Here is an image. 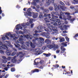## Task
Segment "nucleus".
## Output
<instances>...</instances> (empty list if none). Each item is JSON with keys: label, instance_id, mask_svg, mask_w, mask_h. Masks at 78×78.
<instances>
[{"label": "nucleus", "instance_id": "nucleus-1", "mask_svg": "<svg viewBox=\"0 0 78 78\" xmlns=\"http://www.w3.org/2000/svg\"><path fill=\"white\" fill-rule=\"evenodd\" d=\"M44 30L45 31H47V32H51L53 31L51 34H53L55 33H56L58 32V30H57V27H48L47 29L46 27H44Z\"/></svg>", "mask_w": 78, "mask_h": 78}, {"label": "nucleus", "instance_id": "nucleus-2", "mask_svg": "<svg viewBox=\"0 0 78 78\" xmlns=\"http://www.w3.org/2000/svg\"><path fill=\"white\" fill-rule=\"evenodd\" d=\"M26 44L27 46H30V45L32 48H35V46L34 45L35 44H36V43L35 42H34V44H33V43L31 42V41H30L27 42H26Z\"/></svg>", "mask_w": 78, "mask_h": 78}, {"label": "nucleus", "instance_id": "nucleus-3", "mask_svg": "<svg viewBox=\"0 0 78 78\" xmlns=\"http://www.w3.org/2000/svg\"><path fill=\"white\" fill-rule=\"evenodd\" d=\"M49 20H50L51 21L54 22H56L58 23V25H59L61 24V21H60V20L59 19H55L53 18H52L51 19H49Z\"/></svg>", "mask_w": 78, "mask_h": 78}, {"label": "nucleus", "instance_id": "nucleus-4", "mask_svg": "<svg viewBox=\"0 0 78 78\" xmlns=\"http://www.w3.org/2000/svg\"><path fill=\"white\" fill-rule=\"evenodd\" d=\"M47 47L48 48L51 49V48H55V44L54 42H52L50 44L47 45Z\"/></svg>", "mask_w": 78, "mask_h": 78}, {"label": "nucleus", "instance_id": "nucleus-5", "mask_svg": "<svg viewBox=\"0 0 78 78\" xmlns=\"http://www.w3.org/2000/svg\"><path fill=\"white\" fill-rule=\"evenodd\" d=\"M3 46H0V50H8V48L7 47V46L5 44H4L2 45Z\"/></svg>", "mask_w": 78, "mask_h": 78}, {"label": "nucleus", "instance_id": "nucleus-6", "mask_svg": "<svg viewBox=\"0 0 78 78\" xmlns=\"http://www.w3.org/2000/svg\"><path fill=\"white\" fill-rule=\"evenodd\" d=\"M56 13H57L56 12H52L51 13V14L52 15V17H53L55 18L56 19H57L58 18V16H55V15H54V14H55V15H57L58 16H59L58 13H57L58 14H56Z\"/></svg>", "mask_w": 78, "mask_h": 78}, {"label": "nucleus", "instance_id": "nucleus-7", "mask_svg": "<svg viewBox=\"0 0 78 78\" xmlns=\"http://www.w3.org/2000/svg\"><path fill=\"white\" fill-rule=\"evenodd\" d=\"M6 35L7 36H10L11 37H12V38L14 37H16V34H14L12 35L10 32L6 34Z\"/></svg>", "mask_w": 78, "mask_h": 78}, {"label": "nucleus", "instance_id": "nucleus-8", "mask_svg": "<svg viewBox=\"0 0 78 78\" xmlns=\"http://www.w3.org/2000/svg\"><path fill=\"white\" fill-rule=\"evenodd\" d=\"M31 8H29L27 10V13L29 16H30V17L32 16V14L31 13V12H30L31 11Z\"/></svg>", "mask_w": 78, "mask_h": 78}, {"label": "nucleus", "instance_id": "nucleus-9", "mask_svg": "<svg viewBox=\"0 0 78 78\" xmlns=\"http://www.w3.org/2000/svg\"><path fill=\"white\" fill-rule=\"evenodd\" d=\"M64 13L62 12H60V16H61L62 17H63V19L64 20H67V17H66V16H64Z\"/></svg>", "mask_w": 78, "mask_h": 78}, {"label": "nucleus", "instance_id": "nucleus-10", "mask_svg": "<svg viewBox=\"0 0 78 78\" xmlns=\"http://www.w3.org/2000/svg\"><path fill=\"white\" fill-rule=\"evenodd\" d=\"M38 16V13H34L32 14V17L34 19L37 18Z\"/></svg>", "mask_w": 78, "mask_h": 78}, {"label": "nucleus", "instance_id": "nucleus-11", "mask_svg": "<svg viewBox=\"0 0 78 78\" xmlns=\"http://www.w3.org/2000/svg\"><path fill=\"white\" fill-rule=\"evenodd\" d=\"M25 37L27 39H29L30 38V39H32L33 38V36L31 35L29 36V35H27L25 36Z\"/></svg>", "mask_w": 78, "mask_h": 78}, {"label": "nucleus", "instance_id": "nucleus-12", "mask_svg": "<svg viewBox=\"0 0 78 78\" xmlns=\"http://www.w3.org/2000/svg\"><path fill=\"white\" fill-rule=\"evenodd\" d=\"M49 12V10H47L46 11V12H43V13L44 14V17H46L47 16V14L48 13V12Z\"/></svg>", "mask_w": 78, "mask_h": 78}, {"label": "nucleus", "instance_id": "nucleus-13", "mask_svg": "<svg viewBox=\"0 0 78 78\" xmlns=\"http://www.w3.org/2000/svg\"><path fill=\"white\" fill-rule=\"evenodd\" d=\"M61 49V53H63L66 50V48H63V46H61L60 48Z\"/></svg>", "mask_w": 78, "mask_h": 78}, {"label": "nucleus", "instance_id": "nucleus-14", "mask_svg": "<svg viewBox=\"0 0 78 78\" xmlns=\"http://www.w3.org/2000/svg\"><path fill=\"white\" fill-rule=\"evenodd\" d=\"M39 72V69H35L34 70H32L31 71V73H35L36 72L38 73Z\"/></svg>", "mask_w": 78, "mask_h": 78}, {"label": "nucleus", "instance_id": "nucleus-15", "mask_svg": "<svg viewBox=\"0 0 78 78\" xmlns=\"http://www.w3.org/2000/svg\"><path fill=\"white\" fill-rule=\"evenodd\" d=\"M39 34L35 33L33 34V36L34 38H36V39L37 40L38 39L37 37L39 36Z\"/></svg>", "mask_w": 78, "mask_h": 78}, {"label": "nucleus", "instance_id": "nucleus-16", "mask_svg": "<svg viewBox=\"0 0 78 78\" xmlns=\"http://www.w3.org/2000/svg\"><path fill=\"white\" fill-rule=\"evenodd\" d=\"M44 28V27L43 26L40 25L39 26L37 27V29L38 30H39V31H41V30H42V29H43Z\"/></svg>", "mask_w": 78, "mask_h": 78}, {"label": "nucleus", "instance_id": "nucleus-17", "mask_svg": "<svg viewBox=\"0 0 78 78\" xmlns=\"http://www.w3.org/2000/svg\"><path fill=\"white\" fill-rule=\"evenodd\" d=\"M45 43H46L47 44H51V41L49 40V39H46L45 41Z\"/></svg>", "mask_w": 78, "mask_h": 78}, {"label": "nucleus", "instance_id": "nucleus-18", "mask_svg": "<svg viewBox=\"0 0 78 78\" xmlns=\"http://www.w3.org/2000/svg\"><path fill=\"white\" fill-rule=\"evenodd\" d=\"M40 14L39 15V17L40 19H43L44 18V15H43V14H42V12H40Z\"/></svg>", "mask_w": 78, "mask_h": 78}, {"label": "nucleus", "instance_id": "nucleus-19", "mask_svg": "<svg viewBox=\"0 0 78 78\" xmlns=\"http://www.w3.org/2000/svg\"><path fill=\"white\" fill-rule=\"evenodd\" d=\"M5 53L8 56H10L11 55V53L9 52V50H7L5 51Z\"/></svg>", "mask_w": 78, "mask_h": 78}, {"label": "nucleus", "instance_id": "nucleus-20", "mask_svg": "<svg viewBox=\"0 0 78 78\" xmlns=\"http://www.w3.org/2000/svg\"><path fill=\"white\" fill-rule=\"evenodd\" d=\"M60 6L61 9L62 11H66V7L62 5H60Z\"/></svg>", "mask_w": 78, "mask_h": 78}, {"label": "nucleus", "instance_id": "nucleus-21", "mask_svg": "<svg viewBox=\"0 0 78 78\" xmlns=\"http://www.w3.org/2000/svg\"><path fill=\"white\" fill-rule=\"evenodd\" d=\"M19 41L20 42V43L22 44H23L24 42H23V41H23V38L20 37L19 38Z\"/></svg>", "mask_w": 78, "mask_h": 78}, {"label": "nucleus", "instance_id": "nucleus-22", "mask_svg": "<svg viewBox=\"0 0 78 78\" xmlns=\"http://www.w3.org/2000/svg\"><path fill=\"white\" fill-rule=\"evenodd\" d=\"M43 55H45L46 57H48V56H51V54L50 53L48 54L43 53Z\"/></svg>", "mask_w": 78, "mask_h": 78}, {"label": "nucleus", "instance_id": "nucleus-23", "mask_svg": "<svg viewBox=\"0 0 78 78\" xmlns=\"http://www.w3.org/2000/svg\"><path fill=\"white\" fill-rule=\"evenodd\" d=\"M46 3H47L48 5H50V3H51V0H46Z\"/></svg>", "mask_w": 78, "mask_h": 78}, {"label": "nucleus", "instance_id": "nucleus-24", "mask_svg": "<svg viewBox=\"0 0 78 78\" xmlns=\"http://www.w3.org/2000/svg\"><path fill=\"white\" fill-rule=\"evenodd\" d=\"M22 53H23L22 52H19V55H20V58H23V55H22Z\"/></svg>", "mask_w": 78, "mask_h": 78}, {"label": "nucleus", "instance_id": "nucleus-25", "mask_svg": "<svg viewBox=\"0 0 78 78\" xmlns=\"http://www.w3.org/2000/svg\"><path fill=\"white\" fill-rule=\"evenodd\" d=\"M44 19L45 20L46 22H48V23L50 22V19H48V18H45Z\"/></svg>", "mask_w": 78, "mask_h": 78}, {"label": "nucleus", "instance_id": "nucleus-26", "mask_svg": "<svg viewBox=\"0 0 78 78\" xmlns=\"http://www.w3.org/2000/svg\"><path fill=\"white\" fill-rule=\"evenodd\" d=\"M39 39L40 40V41H41V42H43L44 41V39L42 37H39Z\"/></svg>", "mask_w": 78, "mask_h": 78}, {"label": "nucleus", "instance_id": "nucleus-27", "mask_svg": "<svg viewBox=\"0 0 78 78\" xmlns=\"http://www.w3.org/2000/svg\"><path fill=\"white\" fill-rule=\"evenodd\" d=\"M41 9H42V10H43V11H44L43 12H46V11L48 10V9H44V7H41Z\"/></svg>", "mask_w": 78, "mask_h": 78}, {"label": "nucleus", "instance_id": "nucleus-28", "mask_svg": "<svg viewBox=\"0 0 78 78\" xmlns=\"http://www.w3.org/2000/svg\"><path fill=\"white\" fill-rule=\"evenodd\" d=\"M53 67H54L55 68H58L59 67V66L58 65V64H56L55 65H53Z\"/></svg>", "mask_w": 78, "mask_h": 78}, {"label": "nucleus", "instance_id": "nucleus-29", "mask_svg": "<svg viewBox=\"0 0 78 78\" xmlns=\"http://www.w3.org/2000/svg\"><path fill=\"white\" fill-rule=\"evenodd\" d=\"M21 48H23V49H27V46L24 45H23L21 46Z\"/></svg>", "mask_w": 78, "mask_h": 78}, {"label": "nucleus", "instance_id": "nucleus-30", "mask_svg": "<svg viewBox=\"0 0 78 78\" xmlns=\"http://www.w3.org/2000/svg\"><path fill=\"white\" fill-rule=\"evenodd\" d=\"M65 41V38H61L60 40V42H64Z\"/></svg>", "mask_w": 78, "mask_h": 78}, {"label": "nucleus", "instance_id": "nucleus-31", "mask_svg": "<svg viewBox=\"0 0 78 78\" xmlns=\"http://www.w3.org/2000/svg\"><path fill=\"white\" fill-rule=\"evenodd\" d=\"M21 26L22 27H23V28H27V26L26 25H25L24 23H23L22 24Z\"/></svg>", "mask_w": 78, "mask_h": 78}, {"label": "nucleus", "instance_id": "nucleus-32", "mask_svg": "<svg viewBox=\"0 0 78 78\" xmlns=\"http://www.w3.org/2000/svg\"><path fill=\"white\" fill-rule=\"evenodd\" d=\"M7 45L9 46V47H11V43H10V42L9 41H8L7 43Z\"/></svg>", "mask_w": 78, "mask_h": 78}, {"label": "nucleus", "instance_id": "nucleus-33", "mask_svg": "<svg viewBox=\"0 0 78 78\" xmlns=\"http://www.w3.org/2000/svg\"><path fill=\"white\" fill-rule=\"evenodd\" d=\"M16 61H17V60L16 59H13L12 60V62L14 64H15V63H16Z\"/></svg>", "mask_w": 78, "mask_h": 78}, {"label": "nucleus", "instance_id": "nucleus-34", "mask_svg": "<svg viewBox=\"0 0 78 78\" xmlns=\"http://www.w3.org/2000/svg\"><path fill=\"white\" fill-rule=\"evenodd\" d=\"M54 7L55 8V10H56V9H57V7H58V5H57L56 4H54Z\"/></svg>", "mask_w": 78, "mask_h": 78}, {"label": "nucleus", "instance_id": "nucleus-35", "mask_svg": "<svg viewBox=\"0 0 78 78\" xmlns=\"http://www.w3.org/2000/svg\"><path fill=\"white\" fill-rule=\"evenodd\" d=\"M36 59H35L34 61V64L35 65H36V66H37L38 65V62H36L35 61H36Z\"/></svg>", "mask_w": 78, "mask_h": 78}, {"label": "nucleus", "instance_id": "nucleus-36", "mask_svg": "<svg viewBox=\"0 0 78 78\" xmlns=\"http://www.w3.org/2000/svg\"><path fill=\"white\" fill-rule=\"evenodd\" d=\"M41 34L43 36H46V33L45 32H43Z\"/></svg>", "mask_w": 78, "mask_h": 78}, {"label": "nucleus", "instance_id": "nucleus-37", "mask_svg": "<svg viewBox=\"0 0 78 78\" xmlns=\"http://www.w3.org/2000/svg\"><path fill=\"white\" fill-rule=\"evenodd\" d=\"M11 70L12 72H15L16 69H15V68H11Z\"/></svg>", "mask_w": 78, "mask_h": 78}, {"label": "nucleus", "instance_id": "nucleus-38", "mask_svg": "<svg viewBox=\"0 0 78 78\" xmlns=\"http://www.w3.org/2000/svg\"><path fill=\"white\" fill-rule=\"evenodd\" d=\"M41 32H42V31L41 30H35V31H34V33H41Z\"/></svg>", "mask_w": 78, "mask_h": 78}, {"label": "nucleus", "instance_id": "nucleus-39", "mask_svg": "<svg viewBox=\"0 0 78 78\" xmlns=\"http://www.w3.org/2000/svg\"><path fill=\"white\" fill-rule=\"evenodd\" d=\"M16 54V51H13L11 55L12 56H14Z\"/></svg>", "mask_w": 78, "mask_h": 78}, {"label": "nucleus", "instance_id": "nucleus-40", "mask_svg": "<svg viewBox=\"0 0 78 78\" xmlns=\"http://www.w3.org/2000/svg\"><path fill=\"white\" fill-rule=\"evenodd\" d=\"M62 45H64L65 47H66V46H67V44H66V43L65 42H63L62 43Z\"/></svg>", "mask_w": 78, "mask_h": 78}, {"label": "nucleus", "instance_id": "nucleus-41", "mask_svg": "<svg viewBox=\"0 0 78 78\" xmlns=\"http://www.w3.org/2000/svg\"><path fill=\"white\" fill-rule=\"evenodd\" d=\"M65 15H67V16H69L70 15V13L68 12H66L65 13Z\"/></svg>", "mask_w": 78, "mask_h": 78}, {"label": "nucleus", "instance_id": "nucleus-42", "mask_svg": "<svg viewBox=\"0 0 78 78\" xmlns=\"http://www.w3.org/2000/svg\"><path fill=\"white\" fill-rule=\"evenodd\" d=\"M75 20V18H73L71 19L70 20L71 21V22H73Z\"/></svg>", "mask_w": 78, "mask_h": 78}, {"label": "nucleus", "instance_id": "nucleus-43", "mask_svg": "<svg viewBox=\"0 0 78 78\" xmlns=\"http://www.w3.org/2000/svg\"><path fill=\"white\" fill-rule=\"evenodd\" d=\"M44 61L41 60V61H40L39 62V63H40V64L42 65L43 64H44Z\"/></svg>", "mask_w": 78, "mask_h": 78}, {"label": "nucleus", "instance_id": "nucleus-44", "mask_svg": "<svg viewBox=\"0 0 78 78\" xmlns=\"http://www.w3.org/2000/svg\"><path fill=\"white\" fill-rule=\"evenodd\" d=\"M59 47V46H58V45H55V47L53 48H56L57 49H58Z\"/></svg>", "mask_w": 78, "mask_h": 78}, {"label": "nucleus", "instance_id": "nucleus-45", "mask_svg": "<svg viewBox=\"0 0 78 78\" xmlns=\"http://www.w3.org/2000/svg\"><path fill=\"white\" fill-rule=\"evenodd\" d=\"M65 38H66V40L67 41V42H69V38H68V37H66Z\"/></svg>", "mask_w": 78, "mask_h": 78}, {"label": "nucleus", "instance_id": "nucleus-46", "mask_svg": "<svg viewBox=\"0 0 78 78\" xmlns=\"http://www.w3.org/2000/svg\"><path fill=\"white\" fill-rule=\"evenodd\" d=\"M60 3L61 4V5H62V6H65V4L64 3V2L61 1L60 2Z\"/></svg>", "mask_w": 78, "mask_h": 78}, {"label": "nucleus", "instance_id": "nucleus-47", "mask_svg": "<svg viewBox=\"0 0 78 78\" xmlns=\"http://www.w3.org/2000/svg\"><path fill=\"white\" fill-rule=\"evenodd\" d=\"M46 48H47V47L44 46L42 47V49L43 50H45V49H46Z\"/></svg>", "mask_w": 78, "mask_h": 78}, {"label": "nucleus", "instance_id": "nucleus-48", "mask_svg": "<svg viewBox=\"0 0 78 78\" xmlns=\"http://www.w3.org/2000/svg\"><path fill=\"white\" fill-rule=\"evenodd\" d=\"M41 53L42 52L41 51L38 52H37V55H41Z\"/></svg>", "mask_w": 78, "mask_h": 78}, {"label": "nucleus", "instance_id": "nucleus-49", "mask_svg": "<svg viewBox=\"0 0 78 78\" xmlns=\"http://www.w3.org/2000/svg\"><path fill=\"white\" fill-rule=\"evenodd\" d=\"M39 69H42L43 70L44 69V66H40V67H38Z\"/></svg>", "mask_w": 78, "mask_h": 78}, {"label": "nucleus", "instance_id": "nucleus-50", "mask_svg": "<svg viewBox=\"0 0 78 78\" xmlns=\"http://www.w3.org/2000/svg\"><path fill=\"white\" fill-rule=\"evenodd\" d=\"M49 9H50V11H52L53 9V8L52 7H50L49 8Z\"/></svg>", "mask_w": 78, "mask_h": 78}, {"label": "nucleus", "instance_id": "nucleus-51", "mask_svg": "<svg viewBox=\"0 0 78 78\" xmlns=\"http://www.w3.org/2000/svg\"><path fill=\"white\" fill-rule=\"evenodd\" d=\"M47 16L48 17H49V19H51V16H51V15L50 14H48Z\"/></svg>", "mask_w": 78, "mask_h": 78}, {"label": "nucleus", "instance_id": "nucleus-52", "mask_svg": "<svg viewBox=\"0 0 78 78\" xmlns=\"http://www.w3.org/2000/svg\"><path fill=\"white\" fill-rule=\"evenodd\" d=\"M11 58L10 57H8L7 58V59L8 61H10V60H11Z\"/></svg>", "mask_w": 78, "mask_h": 78}, {"label": "nucleus", "instance_id": "nucleus-53", "mask_svg": "<svg viewBox=\"0 0 78 78\" xmlns=\"http://www.w3.org/2000/svg\"><path fill=\"white\" fill-rule=\"evenodd\" d=\"M47 26L49 27V28H51V27H50V23H48L47 24Z\"/></svg>", "mask_w": 78, "mask_h": 78}, {"label": "nucleus", "instance_id": "nucleus-54", "mask_svg": "<svg viewBox=\"0 0 78 78\" xmlns=\"http://www.w3.org/2000/svg\"><path fill=\"white\" fill-rule=\"evenodd\" d=\"M45 36L46 37V38H49L50 37V36L48 35H46V36Z\"/></svg>", "mask_w": 78, "mask_h": 78}, {"label": "nucleus", "instance_id": "nucleus-55", "mask_svg": "<svg viewBox=\"0 0 78 78\" xmlns=\"http://www.w3.org/2000/svg\"><path fill=\"white\" fill-rule=\"evenodd\" d=\"M4 63H6L7 62H8V61H7V59L6 60H4L3 61Z\"/></svg>", "mask_w": 78, "mask_h": 78}, {"label": "nucleus", "instance_id": "nucleus-56", "mask_svg": "<svg viewBox=\"0 0 78 78\" xmlns=\"http://www.w3.org/2000/svg\"><path fill=\"white\" fill-rule=\"evenodd\" d=\"M2 58H3V59H4V60L7 59V58H6V57L5 56H3Z\"/></svg>", "mask_w": 78, "mask_h": 78}, {"label": "nucleus", "instance_id": "nucleus-57", "mask_svg": "<svg viewBox=\"0 0 78 78\" xmlns=\"http://www.w3.org/2000/svg\"><path fill=\"white\" fill-rule=\"evenodd\" d=\"M14 45L16 47V48H19V46H18V45H19V44H14Z\"/></svg>", "mask_w": 78, "mask_h": 78}, {"label": "nucleus", "instance_id": "nucleus-58", "mask_svg": "<svg viewBox=\"0 0 78 78\" xmlns=\"http://www.w3.org/2000/svg\"><path fill=\"white\" fill-rule=\"evenodd\" d=\"M53 25H54V26H57L58 25V23H57L56 22H55V23L53 24Z\"/></svg>", "mask_w": 78, "mask_h": 78}, {"label": "nucleus", "instance_id": "nucleus-59", "mask_svg": "<svg viewBox=\"0 0 78 78\" xmlns=\"http://www.w3.org/2000/svg\"><path fill=\"white\" fill-rule=\"evenodd\" d=\"M0 53H1V54H4V51L2 50H0Z\"/></svg>", "mask_w": 78, "mask_h": 78}, {"label": "nucleus", "instance_id": "nucleus-60", "mask_svg": "<svg viewBox=\"0 0 78 78\" xmlns=\"http://www.w3.org/2000/svg\"><path fill=\"white\" fill-rule=\"evenodd\" d=\"M58 16H59V19H61V20H62L63 19L62 18V16H61V15H59Z\"/></svg>", "mask_w": 78, "mask_h": 78}, {"label": "nucleus", "instance_id": "nucleus-61", "mask_svg": "<svg viewBox=\"0 0 78 78\" xmlns=\"http://www.w3.org/2000/svg\"><path fill=\"white\" fill-rule=\"evenodd\" d=\"M60 51L58 49L56 51V53L58 54V53H59Z\"/></svg>", "mask_w": 78, "mask_h": 78}, {"label": "nucleus", "instance_id": "nucleus-62", "mask_svg": "<svg viewBox=\"0 0 78 78\" xmlns=\"http://www.w3.org/2000/svg\"><path fill=\"white\" fill-rule=\"evenodd\" d=\"M8 69V67H6L4 68V69L5 70H6V71H7Z\"/></svg>", "mask_w": 78, "mask_h": 78}, {"label": "nucleus", "instance_id": "nucleus-63", "mask_svg": "<svg viewBox=\"0 0 78 78\" xmlns=\"http://www.w3.org/2000/svg\"><path fill=\"white\" fill-rule=\"evenodd\" d=\"M26 25L27 26H29V25H30V23H29L28 22H27L26 23Z\"/></svg>", "mask_w": 78, "mask_h": 78}, {"label": "nucleus", "instance_id": "nucleus-64", "mask_svg": "<svg viewBox=\"0 0 78 78\" xmlns=\"http://www.w3.org/2000/svg\"><path fill=\"white\" fill-rule=\"evenodd\" d=\"M78 34H76L75 36H74V37H78Z\"/></svg>", "mask_w": 78, "mask_h": 78}]
</instances>
